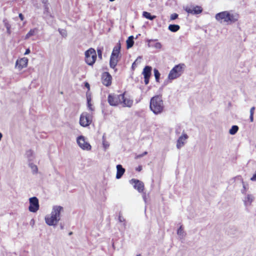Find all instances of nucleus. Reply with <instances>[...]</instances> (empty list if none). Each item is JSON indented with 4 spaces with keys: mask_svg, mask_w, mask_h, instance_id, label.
Instances as JSON below:
<instances>
[{
    "mask_svg": "<svg viewBox=\"0 0 256 256\" xmlns=\"http://www.w3.org/2000/svg\"><path fill=\"white\" fill-rule=\"evenodd\" d=\"M117 172L116 174V178H120L125 172V169L120 164L116 166Z\"/></svg>",
    "mask_w": 256,
    "mask_h": 256,
    "instance_id": "obj_17",
    "label": "nucleus"
},
{
    "mask_svg": "<svg viewBox=\"0 0 256 256\" xmlns=\"http://www.w3.org/2000/svg\"><path fill=\"white\" fill-rule=\"evenodd\" d=\"M188 138L186 134H183L177 140L176 147L178 148H181L184 144L186 140Z\"/></svg>",
    "mask_w": 256,
    "mask_h": 256,
    "instance_id": "obj_16",
    "label": "nucleus"
},
{
    "mask_svg": "<svg viewBox=\"0 0 256 256\" xmlns=\"http://www.w3.org/2000/svg\"><path fill=\"white\" fill-rule=\"evenodd\" d=\"M2 138V134L0 132V140H1Z\"/></svg>",
    "mask_w": 256,
    "mask_h": 256,
    "instance_id": "obj_40",
    "label": "nucleus"
},
{
    "mask_svg": "<svg viewBox=\"0 0 256 256\" xmlns=\"http://www.w3.org/2000/svg\"><path fill=\"white\" fill-rule=\"evenodd\" d=\"M143 16L150 20H152L156 18V16H152L150 12H143Z\"/></svg>",
    "mask_w": 256,
    "mask_h": 256,
    "instance_id": "obj_21",
    "label": "nucleus"
},
{
    "mask_svg": "<svg viewBox=\"0 0 256 256\" xmlns=\"http://www.w3.org/2000/svg\"><path fill=\"white\" fill-rule=\"evenodd\" d=\"M77 142L80 147L84 150H91V146L86 141L83 136H80L77 138Z\"/></svg>",
    "mask_w": 256,
    "mask_h": 256,
    "instance_id": "obj_11",
    "label": "nucleus"
},
{
    "mask_svg": "<svg viewBox=\"0 0 256 256\" xmlns=\"http://www.w3.org/2000/svg\"><path fill=\"white\" fill-rule=\"evenodd\" d=\"M148 154V152H143L142 154H138V155H136L135 156V159H138V158H140L142 156H144L145 155H146Z\"/></svg>",
    "mask_w": 256,
    "mask_h": 256,
    "instance_id": "obj_28",
    "label": "nucleus"
},
{
    "mask_svg": "<svg viewBox=\"0 0 256 256\" xmlns=\"http://www.w3.org/2000/svg\"><path fill=\"white\" fill-rule=\"evenodd\" d=\"M215 18L220 22H226L230 24L236 22L238 18L237 14H231L228 11H224L216 14Z\"/></svg>",
    "mask_w": 256,
    "mask_h": 256,
    "instance_id": "obj_3",
    "label": "nucleus"
},
{
    "mask_svg": "<svg viewBox=\"0 0 256 256\" xmlns=\"http://www.w3.org/2000/svg\"><path fill=\"white\" fill-rule=\"evenodd\" d=\"M136 66V62H134L132 64V69H134Z\"/></svg>",
    "mask_w": 256,
    "mask_h": 256,
    "instance_id": "obj_38",
    "label": "nucleus"
},
{
    "mask_svg": "<svg viewBox=\"0 0 256 256\" xmlns=\"http://www.w3.org/2000/svg\"><path fill=\"white\" fill-rule=\"evenodd\" d=\"M120 49L121 45L120 43L119 42L112 50L110 56V67L113 69L116 68L118 61L121 58Z\"/></svg>",
    "mask_w": 256,
    "mask_h": 256,
    "instance_id": "obj_5",
    "label": "nucleus"
},
{
    "mask_svg": "<svg viewBox=\"0 0 256 256\" xmlns=\"http://www.w3.org/2000/svg\"><path fill=\"white\" fill-rule=\"evenodd\" d=\"M92 116L87 112H83L80 116V124L83 127L89 126L92 122Z\"/></svg>",
    "mask_w": 256,
    "mask_h": 256,
    "instance_id": "obj_7",
    "label": "nucleus"
},
{
    "mask_svg": "<svg viewBox=\"0 0 256 256\" xmlns=\"http://www.w3.org/2000/svg\"><path fill=\"white\" fill-rule=\"evenodd\" d=\"M87 101H88V106L89 108V109L91 110H92V104L90 102V98H87Z\"/></svg>",
    "mask_w": 256,
    "mask_h": 256,
    "instance_id": "obj_31",
    "label": "nucleus"
},
{
    "mask_svg": "<svg viewBox=\"0 0 256 256\" xmlns=\"http://www.w3.org/2000/svg\"><path fill=\"white\" fill-rule=\"evenodd\" d=\"M30 52V49H27L24 53V54H28Z\"/></svg>",
    "mask_w": 256,
    "mask_h": 256,
    "instance_id": "obj_37",
    "label": "nucleus"
},
{
    "mask_svg": "<svg viewBox=\"0 0 256 256\" xmlns=\"http://www.w3.org/2000/svg\"><path fill=\"white\" fill-rule=\"evenodd\" d=\"M246 202H248L249 203H251L254 200V198L251 195H248L246 197Z\"/></svg>",
    "mask_w": 256,
    "mask_h": 256,
    "instance_id": "obj_29",
    "label": "nucleus"
},
{
    "mask_svg": "<svg viewBox=\"0 0 256 256\" xmlns=\"http://www.w3.org/2000/svg\"><path fill=\"white\" fill-rule=\"evenodd\" d=\"M177 234L178 235L180 236H184V231L182 226H180L178 230Z\"/></svg>",
    "mask_w": 256,
    "mask_h": 256,
    "instance_id": "obj_27",
    "label": "nucleus"
},
{
    "mask_svg": "<svg viewBox=\"0 0 256 256\" xmlns=\"http://www.w3.org/2000/svg\"><path fill=\"white\" fill-rule=\"evenodd\" d=\"M31 168L33 172H34L35 173H36L38 172V168L36 166L31 164Z\"/></svg>",
    "mask_w": 256,
    "mask_h": 256,
    "instance_id": "obj_32",
    "label": "nucleus"
},
{
    "mask_svg": "<svg viewBox=\"0 0 256 256\" xmlns=\"http://www.w3.org/2000/svg\"><path fill=\"white\" fill-rule=\"evenodd\" d=\"M30 204L28 210L30 212H36L39 209L38 200L36 197L30 198Z\"/></svg>",
    "mask_w": 256,
    "mask_h": 256,
    "instance_id": "obj_9",
    "label": "nucleus"
},
{
    "mask_svg": "<svg viewBox=\"0 0 256 256\" xmlns=\"http://www.w3.org/2000/svg\"><path fill=\"white\" fill-rule=\"evenodd\" d=\"M185 10L188 14H198L202 12L203 8L202 6H187L185 8Z\"/></svg>",
    "mask_w": 256,
    "mask_h": 256,
    "instance_id": "obj_12",
    "label": "nucleus"
},
{
    "mask_svg": "<svg viewBox=\"0 0 256 256\" xmlns=\"http://www.w3.org/2000/svg\"><path fill=\"white\" fill-rule=\"evenodd\" d=\"M84 86L88 88V90H90V86L88 82H85Z\"/></svg>",
    "mask_w": 256,
    "mask_h": 256,
    "instance_id": "obj_35",
    "label": "nucleus"
},
{
    "mask_svg": "<svg viewBox=\"0 0 256 256\" xmlns=\"http://www.w3.org/2000/svg\"><path fill=\"white\" fill-rule=\"evenodd\" d=\"M130 184H134V187L139 192H142L144 190V183L134 178H132L130 180Z\"/></svg>",
    "mask_w": 256,
    "mask_h": 256,
    "instance_id": "obj_13",
    "label": "nucleus"
},
{
    "mask_svg": "<svg viewBox=\"0 0 256 256\" xmlns=\"http://www.w3.org/2000/svg\"><path fill=\"white\" fill-rule=\"evenodd\" d=\"M36 32V30L34 29H32L30 30L28 33L26 34V38H28L30 36H33L34 34Z\"/></svg>",
    "mask_w": 256,
    "mask_h": 256,
    "instance_id": "obj_25",
    "label": "nucleus"
},
{
    "mask_svg": "<svg viewBox=\"0 0 256 256\" xmlns=\"http://www.w3.org/2000/svg\"><path fill=\"white\" fill-rule=\"evenodd\" d=\"M126 46L128 48H129L132 47L134 44V36H130L128 37V39L126 40Z\"/></svg>",
    "mask_w": 256,
    "mask_h": 256,
    "instance_id": "obj_18",
    "label": "nucleus"
},
{
    "mask_svg": "<svg viewBox=\"0 0 256 256\" xmlns=\"http://www.w3.org/2000/svg\"><path fill=\"white\" fill-rule=\"evenodd\" d=\"M28 63V59L26 58H21L18 60L16 63V67L18 70H21L23 68L27 66Z\"/></svg>",
    "mask_w": 256,
    "mask_h": 256,
    "instance_id": "obj_15",
    "label": "nucleus"
},
{
    "mask_svg": "<svg viewBox=\"0 0 256 256\" xmlns=\"http://www.w3.org/2000/svg\"><path fill=\"white\" fill-rule=\"evenodd\" d=\"M126 92L122 94H117L112 93L108 94V102L111 106H122V107L130 108L133 105L134 100L132 98L125 96Z\"/></svg>",
    "mask_w": 256,
    "mask_h": 256,
    "instance_id": "obj_1",
    "label": "nucleus"
},
{
    "mask_svg": "<svg viewBox=\"0 0 256 256\" xmlns=\"http://www.w3.org/2000/svg\"><path fill=\"white\" fill-rule=\"evenodd\" d=\"M180 28V26L178 24H170L168 26V30L172 32H176Z\"/></svg>",
    "mask_w": 256,
    "mask_h": 256,
    "instance_id": "obj_19",
    "label": "nucleus"
},
{
    "mask_svg": "<svg viewBox=\"0 0 256 256\" xmlns=\"http://www.w3.org/2000/svg\"><path fill=\"white\" fill-rule=\"evenodd\" d=\"M157 44H158V45H160V43H158Z\"/></svg>",
    "mask_w": 256,
    "mask_h": 256,
    "instance_id": "obj_43",
    "label": "nucleus"
},
{
    "mask_svg": "<svg viewBox=\"0 0 256 256\" xmlns=\"http://www.w3.org/2000/svg\"><path fill=\"white\" fill-rule=\"evenodd\" d=\"M150 108L156 114L162 113L164 110V106L162 96L156 95L152 97L150 100Z\"/></svg>",
    "mask_w": 256,
    "mask_h": 256,
    "instance_id": "obj_2",
    "label": "nucleus"
},
{
    "mask_svg": "<svg viewBox=\"0 0 256 256\" xmlns=\"http://www.w3.org/2000/svg\"><path fill=\"white\" fill-rule=\"evenodd\" d=\"M110 2H114V1L115 0H109Z\"/></svg>",
    "mask_w": 256,
    "mask_h": 256,
    "instance_id": "obj_41",
    "label": "nucleus"
},
{
    "mask_svg": "<svg viewBox=\"0 0 256 256\" xmlns=\"http://www.w3.org/2000/svg\"><path fill=\"white\" fill-rule=\"evenodd\" d=\"M96 58V52L93 48H90L85 52V61L90 66H92L94 64Z\"/></svg>",
    "mask_w": 256,
    "mask_h": 256,
    "instance_id": "obj_6",
    "label": "nucleus"
},
{
    "mask_svg": "<svg viewBox=\"0 0 256 256\" xmlns=\"http://www.w3.org/2000/svg\"><path fill=\"white\" fill-rule=\"evenodd\" d=\"M18 16L22 21L24 20V16L22 13L19 14Z\"/></svg>",
    "mask_w": 256,
    "mask_h": 256,
    "instance_id": "obj_34",
    "label": "nucleus"
},
{
    "mask_svg": "<svg viewBox=\"0 0 256 256\" xmlns=\"http://www.w3.org/2000/svg\"><path fill=\"white\" fill-rule=\"evenodd\" d=\"M184 64H178L174 66L170 71L168 78L170 80H173L179 77L182 72V66Z\"/></svg>",
    "mask_w": 256,
    "mask_h": 256,
    "instance_id": "obj_8",
    "label": "nucleus"
},
{
    "mask_svg": "<svg viewBox=\"0 0 256 256\" xmlns=\"http://www.w3.org/2000/svg\"><path fill=\"white\" fill-rule=\"evenodd\" d=\"M62 210L60 206H55L50 215L45 218L46 222L49 226L56 225L60 220V214Z\"/></svg>",
    "mask_w": 256,
    "mask_h": 256,
    "instance_id": "obj_4",
    "label": "nucleus"
},
{
    "mask_svg": "<svg viewBox=\"0 0 256 256\" xmlns=\"http://www.w3.org/2000/svg\"><path fill=\"white\" fill-rule=\"evenodd\" d=\"M101 81L104 86H109L112 83V76L108 72H104L102 74Z\"/></svg>",
    "mask_w": 256,
    "mask_h": 256,
    "instance_id": "obj_10",
    "label": "nucleus"
},
{
    "mask_svg": "<svg viewBox=\"0 0 256 256\" xmlns=\"http://www.w3.org/2000/svg\"><path fill=\"white\" fill-rule=\"evenodd\" d=\"M254 110H255V108L254 106L252 107L250 110V121L251 122H252L254 121Z\"/></svg>",
    "mask_w": 256,
    "mask_h": 256,
    "instance_id": "obj_24",
    "label": "nucleus"
},
{
    "mask_svg": "<svg viewBox=\"0 0 256 256\" xmlns=\"http://www.w3.org/2000/svg\"><path fill=\"white\" fill-rule=\"evenodd\" d=\"M250 180L252 181H256V172L254 174L253 176L250 178Z\"/></svg>",
    "mask_w": 256,
    "mask_h": 256,
    "instance_id": "obj_33",
    "label": "nucleus"
},
{
    "mask_svg": "<svg viewBox=\"0 0 256 256\" xmlns=\"http://www.w3.org/2000/svg\"><path fill=\"white\" fill-rule=\"evenodd\" d=\"M238 130V127L237 126H233L230 130L229 132L231 134H234Z\"/></svg>",
    "mask_w": 256,
    "mask_h": 256,
    "instance_id": "obj_22",
    "label": "nucleus"
},
{
    "mask_svg": "<svg viewBox=\"0 0 256 256\" xmlns=\"http://www.w3.org/2000/svg\"><path fill=\"white\" fill-rule=\"evenodd\" d=\"M178 18V14L176 13H174L170 15V20H174Z\"/></svg>",
    "mask_w": 256,
    "mask_h": 256,
    "instance_id": "obj_30",
    "label": "nucleus"
},
{
    "mask_svg": "<svg viewBox=\"0 0 256 256\" xmlns=\"http://www.w3.org/2000/svg\"><path fill=\"white\" fill-rule=\"evenodd\" d=\"M72 234V232H70L69 233L70 235H71Z\"/></svg>",
    "mask_w": 256,
    "mask_h": 256,
    "instance_id": "obj_42",
    "label": "nucleus"
},
{
    "mask_svg": "<svg viewBox=\"0 0 256 256\" xmlns=\"http://www.w3.org/2000/svg\"><path fill=\"white\" fill-rule=\"evenodd\" d=\"M152 67L150 66H146L142 71V74L144 76V82L145 84H148L149 83L150 78L152 74Z\"/></svg>",
    "mask_w": 256,
    "mask_h": 256,
    "instance_id": "obj_14",
    "label": "nucleus"
},
{
    "mask_svg": "<svg viewBox=\"0 0 256 256\" xmlns=\"http://www.w3.org/2000/svg\"><path fill=\"white\" fill-rule=\"evenodd\" d=\"M3 22L4 24L5 27L6 28V31H7L8 34H11V30H10L11 26H10V24L6 20H3Z\"/></svg>",
    "mask_w": 256,
    "mask_h": 256,
    "instance_id": "obj_20",
    "label": "nucleus"
},
{
    "mask_svg": "<svg viewBox=\"0 0 256 256\" xmlns=\"http://www.w3.org/2000/svg\"><path fill=\"white\" fill-rule=\"evenodd\" d=\"M97 52L98 55V58L100 60H102V48H98Z\"/></svg>",
    "mask_w": 256,
    "mask_h": 256,
    "instance_id": "obj_26",
    "label": "nucleus"
},
{
    "mask_svg": "<svg viewBox=\"0 0 256 256\" xmlns=\"http://www.w3.org/2000/svg\"><path fill=\"white\" fill-rule=\"evenodd\" d=\"M45 11L46 12H48V8L47 6H45Z\"/></svg>",
    "mask_w": 256,
    "mask_h": 256,
    "instance_id": "obj_39",
    "label": "nucleus"
},
{
    "mask_svg": "<svg viewBox=\"0 0 256 256\" xmlns=\"http://www.w3.org/2000/svg\"><path fill=\"white\" fill-rule=\"evenodd\" d=\"M154 75L156 78V80L157 82H159L160 78V73L159 72L158 70L154 68Z\"/></svg>",
    "mask_w": 256,
    "mask_h": 256,
    "instance_id": "obj_23",
    "label": "nucleus"
},
{
    "mask_svg": "<svg viewBox=\"0 0 256 256\" xmlns=\"http://www.w3.org/2000/svg\"><path fill=\"white\" fill-rule=\"evenodd\" d=\"M142 170V166H139L138 168H136V170L138 172H140Z\"/></svg>",
    "mask_w": 256,
    "mask_h": 256,
    "instance_id": "obj_36",
    "label": "nucleus"
}]
</instances>
